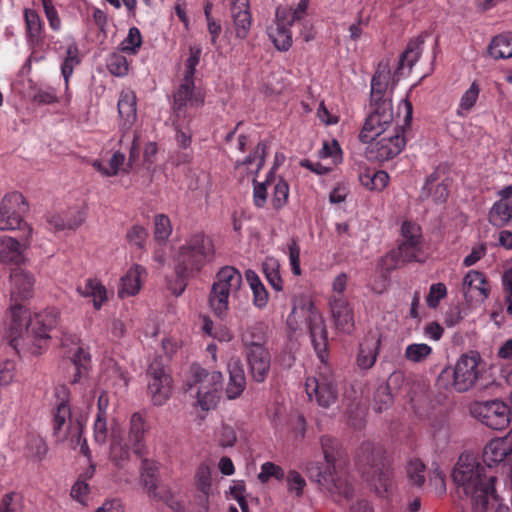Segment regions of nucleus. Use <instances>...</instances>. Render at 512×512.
<instances>
[{
  "instance_id": "obj_1",
  "label": "nucleus",
  "mask_w": 512,
  "mask_h": 512,
  "mask_svg": "<svg viewBox=\"0 0 512 512\" xmlns=\"http://www.w3.org/2000/svg\"><path fill=\"white\" fill-rule=\"evenodd\" d=\"M60 313L56 308H47L30 316L27 322V309L23 304H14L8 312L6 323V336L9 344L18 350L21 341L26 335L28 342L32 345V353L40 354L41 349L46 346L51 338L50 332L54 329L59 320Z\"/></svg>"
},
{
  "instance_id": "obj_2",
  "label": "nucleus",
  "mask_w": 512,
  "mask_h": 512,
  "mask_svg": "<svg viewBox=\"0 0 512 512\" xmlns=\"http://www.w3.org/2000/svg\"><path fill=\"white\" fill-rule=\"evenodd\" d=\"M452 479L471 499L472 512H487L497 501L496 477L486 474V468L470 453H462L452 471Z\"/></svg>"
},
{
  "instance_id": "obj_3",
  "label": "nucleus",
  "mask_w": 512,
  "mask_h": 512,
  "mask_svg": "<svg viewBox=\"0 0 512 512\" xmlns=\"http://www.w3.org/2000/svg\"><path fill=\"white\" fill-rule=\"evenodd\" d=\"M321 448L326 461V467L311 463L307 467L309 478L315 481L319 489L329 495L335 502L348 499L352 495V486L346 476L336 469V463L341 457L338 441L330 436H322Z\"/></svg>"
},
{
  "instance_id": "obj_4",
  "label": "nucleus",
  "mask_w": 512,
  "mask_h": 512,
  "mask_svg": "<svg viewBox=\"0 0 512 512\" xmlns=\"http://www.w3.org/2000/svg\"><path fill=\"white\" fill-rule=\"evenodd\" d=\"M215 255L212 239L204 232L190 235L179 247L176 255L175 272L180 279V289L174 292L180 295L186 287L185 280L199 273L203 267L211 262Z\"/></svg>"
},
{
  "instance_id": "obj_5",
  "label": "nucleus",
  "mask_w": 512,
  "mask_h": 512,
  "mask_svg": "<svg viewBox=\"0 0 512 512\" xmlns=\"http://www.w3.org/2000/svg\"><path fill=\"white\" fill-rule=\"evenodd\" d=\"M219 371L208 372L198 364H192L185 383V390L196 395V404L204 411L216 407L223 386Z\"/></svg>"
},
{
  "instance_id": "obj_6",
  "label": "nucleus",
  "mask_w": 512,
  "mask_h": 512,
  "mask_svg": "<svg viewBox=\"0 0 512 512\" xmlns=\"http://www.w3.org/2000/svg\"><path fill=\"white\" fill-rule=\"evenodd\" d=\"M380 451H375L370 442L363 443L357 452V464L366 480L370 482L375 492L383 497L393 486V472L379 457Z\"/></svg>"
},
{
  "instance_id": "obj_7",
  "label": "nucleus",
  "mask_w": 512,
  "mask_h": 512,
  "mask_svg": "<svg viewBox=\"0 0 512 512\" xmlns=\"http://www.w3.org/2000/svg\"><path fill=\"white\" fill-rule=\"evenodd\" d=\"M241 273L232 266L222 267L216 274L209 294V305L215 315L226 316L229 309V298H238L242 289Z\"/></svg>"
},
{
  "instance_id": "obj_8",
  "label": "nucleus",
  "mask_w": 512,
  "mask_h": 512,
  "mask_svg": "<svg viewBox=\"0 0 512 512\" xmlns=\"http://www.w3.org/2000/svg\"><path fill=\"white\" fill-rule=\"evenodd\" d=\"M401 236L402 241L398 249L388 253L382 259L384 263L391 262L386 268L388 272L395 269L399 261L402 263L424 261V238L420 225L416 222L405 220L401 225Z\"/></svg>"
},
{
  "instance_id": "obj_9",
  "label": "nucleus",
  "mask_w": 512,
  "mask_h": 512,
  "mask_svg": "<svg viewBox=\"0 0 512 512\" xmlns=\"http://www.w3.org/2000/svg\"><path fill=\"white\" fill-rule=\"evenodd\" d=\"M158 463L143 458L140 468V479L148 496L157 503H162L173 512H185L184 504L178 500L165 485H158Z\"/></svg>"
},
{
  "instance_id": "obj_10",
  "label": "nucleus",
  "mask_w": 512,
  "mask_h": 512,
  "mask_svg": "<svg viewBox=\"0 0 512 512\" xmlns=\"http://www.w3.org/2000/svg\"><path fill=\"white\" fill-rule=\"evenodd\" d=\"M479 362L478 354H463L452 369L446 368L440 373L438 380L443 382L452 378L451 387L456 392H466L475 385L480 377Z\"/></svg>"
},
{
  "instance_id": "obj_11",
  "label": "nucleus",
  "mask_w": 512,
  "mask_h": 512,
  "mask_svg": "<svg viewBox=\"0 0 512 512\" xmlns=\"http://www.w3.org/2000/svg\"><path fill=\"white\" fill-rule=\"evenodd\" d=\"M61 394L63 397L57 403L52 412L53 436L59 442H63L68 438H70V441H74V436H76L78 442H80L82 425L78 420H72L71 409L67 399L68 389L65 386L56 388V395L58 398H60Z\"/></svg>"
},
{
  "instance_id": "obj_12",
  "label": "nucleus",
  "mask_w": 512,
  "mask_h": 512,
  "mask_svg": "<svg viewBox=\"0 0 512 512\" xmlns=\"http://www.w3.org/2000/svg\"><path fill=\"white\" fill-rule=\"evenodd\" d=\"M205 102L204 91L195 85L194 80L181 79L173 92L172 109L178 120L192 119L196 110Z\"/></svg>"
},
{
  "instance_id": "obj_13",
  "label": "nucleus",
  "mask_w": 512,
  "mask_h": 512,
  "mask_svg": "<svg viewBox=\"0 0 512 512\" xmlns=\"http://www.w3.org/2000/svg\"><path fill=\"white\" fill-rule=\"evenodd\" d=\"M406 145L404 127H393L391 132L376 137L366 149L367 159L383 163L398 156Z\"/></svg>"
},
{
  "instance_id": "obj_14",
  "label": "nucleus",
  "mask_w": 512,
  "mask_h": 512,
  "mask_svg": "<svg viewBox=\"0 0 512 512\" xmlns=\"http://www.w3.org/2000/svg\"><path fill=\"white\" fill-rule=\"evenodd\" d=\"M28 208L21 193L15 191L6 194L0 204V230H20L27 233V228H32L24 221Z\"/></svg>"
},
{
  "instance_id": "obj_15",
  "label": "nucleus",
  "mask_w": 512,
  "mask_h": 512,
  "mask_svg": "<svg viewBox=\"0 0 512 512\" xmlns=\"http://www.w3.org/2000/svg\"><path fill=\"white\" fill-rule=\"evenodd\" d=\"M305 391L310 401H315L323 408H329L338 397L337 382L334 374L324 367L317 376L307 377Z\"/></svg>"
},
{
  "instance_id": "obj_16",
  "label": "nucleus",
  "mask_w": 512,
  "mask_h": 512,
  "mask_svg": "<svg viewBox=\"0 0 512 512\" xmlns=\"http://www.w3.org/2000/svg\"><path fill=\"white\" fill-rule=\"evenodd\" d=\"M372 110L366 117L364 125L359 133L362 143L372 142L378 136L391 132L393 127L392 101L382 102L380 106L371 105Z\"/></svg>"
},
{
  "instance_id": "obj_17",
  "label": "nucleus",
  "mask_w": 512,
  "mask_h": 512,
  "mask_svg": "<svg viewBox=\"0 0 512 512\" xmlns=\"http://www.w3.org/2000/svg\"><path fill=\"white\" fill-rule=\"evenodd\" d=\"M471 414L487 427L503 430L510 424V408L500 400L476 402L471 406Z\"/></svg>"
},
{
  "instance_id": "obj_18",
  "label": "nucleus",
  "mask_w": 512,
  "mask_h": 512,
  "mask_svg": "<svg viewBox=\"0 0 512 512\" xmlns=\"http://www.w3.org/2000/svg\"><path fill=\"white\" fill-rule=\"evenodd\" d=\"M148 394L154 405L162 406L171 395L172 378L164 366L158 362H152L147 369Z\"/></svg>"
},
{
  "instance_id": "obj_19",
  "label": "nucleus",
  "mask_w": 512,
  "mask_h": 512,
  "mask_svg": "<svg viewBox=\"0 0 512 512\" xmlns=\"http://www.w3.org/2000/svg\"><path fill=\"white\" fill-rule=\"evenodd\" d=\"M306 322L314 350L321 362L325 363L328 356V332L321 312L313 303L309 304Z\"/></svg>"
},
{
  "instance_id": "obj_20",
  "label": "nucleus",
  "mask_w": 512,
  "mask_h": 512,
  "mask_svg": "<svg viewBox=\"0 0 512 512\" xmlns=\"http://www.w3.org/2000/svg\"><path fill=\"white\" fill-rule=\"evenodd\" d=\"M33 228H27L19 239L9 236L0 237V262L19 265L24 260V251L31 246Z\"/></svg>"
},
{
  "instance_id": "obj_21",
  "label": "nucleus",
  "mask_w": 512,
  "mask_h": 512,
  "mask_svg": "<svg viewBox=\"0 0 512 512\" xmlns=\"http://www.w3.org/2000/svg\"><path fill=\"white\" fill-rule=\"evenodd\" d=\"M289 19L291 20L292 18L288 12L276 10L274 22L267 28L269 39L279 51L289 50L293 43L290 30L293 24L288 21Z\"/></svg>"
},
{
  "instance_id": "obj_22",
  "label": "nucleus",
  "mask_w": 512,
  "mask_h": 512,
  "mask_svg": "<svg viewBox=\"0 0 512 512\" xmlns=\"http://www.w3.org/2000/svg\"><path fill=\"white\" fill-rule=\"evenodd\" d=\"M150 425L140 412L131 415L129 421L128 442L131 450L140 458L147 455L146 435Z\"/></svg>"
},
{
  "instance_id": "obj_23",
  "label": "nucleus",
  "mask_w": 512,
  "mask_h": 512,
  "mask_svg": "<svg viewBox=\"0 0 512 512\" xmlns=\"http://www.w3.org/2000/svg\"><path fill=\"white\" fill-rule=\"evenodd\" d=\"M329 307L337 331L351 334L354 330V311L347 298L329 297Z\"/></svg>"
},
{
  "instance_id": "obj_24",
  "label": "nucleus",
  "mask_w": 512,
  "mask_h": 512,
  "mask_svg": "<svg viewBox=\"0 0 512 512\" xmlns=\"http://www.w3.org/2000/svg\"><path fill=\"white\" fill-rule=\"evenodd\" d=\"M243 354L253 380L258 383L264 382L271 366V356L268 349L265 346L255 347L254 349L243 350Z\"/></svg>"
},
{
  "instance_id": "obj_25",
  "label": "nucleus",
  "mask_w": 512,
  "mask_h": 512,
  "mask_svg": "<svg viewBox=\"0 0 512 512\" xmlns=\"http://www.w3.org/2000/svg\"><path fill=\"white\" fill-rule=\"evenodd\" d=\"M11 282V305L22 304L21 302L32 296L34 279L32 275L16 267L10 273Z\"/></svg>"
},
{
  "instance_id": "obj_26",
  "label": "nucleus",
  "mask_w": 512,
  "mask_h": 512,
  "mask_svg": "<svg viewBox=\"0 0 512 512\" xmlns=\"http://www.w3.org/2000/svg\"><path fill=\"white\" fill-rule=\"evenodd\" d=\"M230 13L236 37L245 39L252 24L249 0H231Z\"/></svg>"
},
{
  "instance_id": "obj_27",
  "label": "nucleus",
  "mask_w": 512,
  "mask_h": 512,
  "mask_svg": "<svg viewBox=\"0 0 512 512\" xmlns=\"http://www.w3.org/2000/svg\"><path fill=\"white\" fill-rule=\"evenodd\" d=\"M449 196L448 184L440 180L438 171L427 176L423 187L420 190L419 199L425 201L432 199L435 204L445 203Z\"/></svg>"
},
{
  "instance_id": "obj_28",
  "label": "nucleus",
  "mask_w": 512,
  "mask_h": 512,
  "mask_svg": "<svg viewBox=\"0 0 512 512\" xmlns=\"http://www.w3.org/2000/svg\"><path fill=\"white\" fill-rule=\"evenodd\" d=\"M110 459L119 468H123L130 460L129 442L127 443L118 425L114 424L110 429Z\"/></svg>"
},
{
  "instance_id": "obj_29",
  "label": "nucleus",
  "mask_w": 512,
  "mask_h": 512,
  "mask_svg": "<svg viewBox=\"0 0 512 512\" xmlns=\"http://www.w3.org/2000/svg\"><path fill=\"white\" fill-rule=\"evenodd\" d=\"M118 113L122 130L131 129L137 118V99L134 91L123 90L118 99Z\"/></svg>"
},
{
  "instance_id": "obj_30",
  "label": "nucleus",
  "mask_w": 512,
  "mask_h": 512,
  "mask_svg": "<svg viewBox=\"0 0 512 512\" xmlns=\"http://www.w3.org/2000/svg\"><path fill=\"white\" fill-rule=\"evenodd\" d=\"M147 274L146 269L138 264L133 265L121 278V285L118 289L120 298L135 296L141 289L143 277Z\"/></svg>"
},
{
  "instance_id": "obj_31",
  "label": "nucleus",
  "mask_w": 512,
  "mask_h": 512,
  "mask_svg": "<svg viewBox=\"0 0 512 512\" xmlns=\"http://www.w3.org/2000/svg\"><path fill=\"white\" fill-rule=\"evenodd\" d=\"M24 21L27 43L39 47L44 42V24L39 14L33 9L24 10Z\"/></svg>"
},
{
  "instance_id": "obj_32",
  "label": "nucleus",
  "mask_w": 512,
  "mask_h": 512,
  "mask_svg": "<svg viewBox=\"0 0 512 512\" xmlns=\"http://www.w3.org/2000/svg\"><path fill=\"white\" fill-rule=\"evenodd\" d=\"M423 44L424 39L421 36L409 41L405 51L400 56L398 66L394 71V78L399 80V78L404 75L405 68L408 69V72L411 70V68L418 61L422 53Z\"/></svg>"
},
{
  "instance_id": "obj_33",
  "label": "nucleus",
  "mask_w": 512,
  "mask_h": 512,
  "mask_svg": "<svg viewBox=\"0 0 512 512\" xmlns=\"http://www.w3.org/2000/svg\"><path fill=\"white\" fill-rule=\"evenodd\" d=\"M227 369L229 372V382L226 387V396L228 399L238 398L246 387V377L243 367L239 360H231Z\"/></svg>"
},
{
  "instance_id": "obj_34",
  "label": "nucleus",
  "mask_w": 512,
  "mask_h": 512,
  "mask_svg": "<svg viewBox=\"0 0 512 512\" xmlns=\"http://www.w3.org/2000/svg\"><path fill=\"white\" fill-rule=\"evenodd\" d=\"M77 292L84 298H91L93 307L100 310L102 305L107 301V290L105 286L97 278H88L84 284L77 286Z\"/></svg>"
},
{
  "instance_id": "obj_35",
  "label": "nucleus",
  "mask_w": 512,
  "mask_h": 512,
  "mask_svg": "<svg viewBox=\"0 0 512 512\" xmlns=\"http://www.w3.org/2000/svg\"><path fill=\"white\" fill-rule=\"evenodd\" d=\"M511 451L512 445L507 439H494L485 446L483 460L491 467L502 462Z\"/></svg>"
},
{
  "instance_id": "obj_36",
  "label": "nucleus",
  "mask_w": 512,
  "mask_h": 512,
  "mask_svg": "<svg viewBox=\"0 0 512 512\" xmlns=\"http://www.w3.org/2000/svg\"><path fill=\"white\" fill-rule=\"evenodd\" d=\"M476 291L478 296L486 299L490 293V286L485 275L477 270H470L463 279V292L468 294Z\"/></svg>"
},
{
  "instance_id": "obj_37",
  "label": "nucleus",
  "mask_w": 512,
  "mask_h": 512,
  "mask_svg": "<svg viewBox=\"0 0 512 512\" xmlns=\"http://www.w3.org/2000/svg\"><path fill=\"white\" fill-rule=\"evenodd\" d=\"M488 222L495 228H503L512 220V201L497 200L488 212Z\"/></svg>"
},
{
  "instance_id": "obj_38",
  "label": "nucleus",
  "mask_w": 512,
  "mask_h": 512,
  "mask_svg": "<svg viewBox=\"0 0 512 512\" xmlns=\"http://www.w3.org/2000/svg\"><path fill=\"white\" fill-rule=\"evenodd\" d=\"M390 79V71L384 67L382 70L379 68L371 80V105H378L380 103L391 101L385 97L386 90Z\"/></svg>"
},
{
  "instance_id": "obj_39",
  "label": "nucleus",
  "mask_w": 512,
  "mask_h": 512,
  "mask_svg": "<svg viewBox=\"0 0 512 512\" xmlns=\"http://www.w3.org/2000/svg\"><path fill=\"white\" fill-rule=\"evenodd\" d=\"M246 281L252 291L253 305L258 309H263L269 301V293L259 278L258 274L253 270L245 272Z\"/></svg>"
},
{
  "instance_id": "obj_40",
  "label": "nucleus",
  "mask_w": 512,
  "mask_h": 512,
  "mask_svg": "<svg viewBox=\"0 0 512 512\" xmlns=\"http://www.w3.org/2000/svg\"><path fill=\"white\" fill-rule=\"evenodd\" d=\"M488 53L494 59H508L512 57V33L499 34L491 40Z\"/></svg>"
},
{
  "instance_id": "obj_41",
  "label": "nucleus",
  "mask_w": 512,
  "mask_h": 512,
  "mask_svg": "<svg viewBox=\"0 0 512 512\" xmlns=\"http://www.w3.org/2000/svg\"><path fill=\"white\" fill-rule=\"evenodd\" d=\"M380 341H365L360 344L357 365L362 370H368L372 368L376 362L379 352Z\"/></svg>"
},
{
  "instance_id": "obj_42",
  "label": "nucleus",
  "mask_w": 512,
  "mask_h": 512,
  "mask_svg": "<svg viewBox=\"0 0 512 512\" xmlns=\"http://www.w3.org/2000/svg\"><path fill=\"white\" fill-rule=\"evenodd\" d=\"M241 343L243 350L254 349L255 347H264V325L262 323H255L248 326L241 334Z\"/></svg>"
},
{
  "instance_id": "obj_43",
  "label": "nucleus",
  "mask_w": 512,
  "mask_h": 512,
  "mask_svg": "<svg viewBox=\"0 0 512 512\" xmlns=\"http://www.w3.org/2000/svg\"><path fill=\"white\" fill-rule=\"evenodd\" d=\"M90 361V354L79 347L70 362V368L73 372L70 383L75 384L81 380L82 376L88 372Z\"/></svg>"
},
{
  "instance_id": "obj_44",
  "label": "nucleus",
  "mask_w": 512,
  "mask_h": 512,
  "mask_svg": "<svg viewBox=\"0 0 512 512\" xmlns=\"http://www.w3.org/2000/svg\"><path fill=\"white\" fill-rule=\"evenodd\" d=\"M81 63L79 48L76 43H71L66 49V54L61 64V74L65 81V87H69V79L74 68Z\"/></svg>"
},
{
  "instance_id": "obj_45",
  "label": "nucleus",
  "mask_w": 512,
  "mask_h": 512,
  "mask_svg": "<svg viewBox=\"0 0 512 512\" xmlns=\"http://www.w3.org/2000/svg\"><path fill=\"white\" fill-rule=\"evenodd\" d=\"M262 270L270 286L277 292L283 290L284 281L280 274V263L273 257H268L262 264Z\"/></svg>"
},
{
  "instance_id": "obj_46",
  "label": "nucleus",
  "mask_w": 512,
  "mask_h": 512,
  "mask_svg": "<svg viewBox=\"0 0 512 512\" xmlns=\"http://www.w3.org/2000/svg\"><path fill=\"white\" fill-rule=\"evenodd\" d=\"M266 150L267 143L265 141H259L249 155H247L242 161L236 162V167H249L256 162L255 175H257L265 163Z\"/></svg>"
},
{
  "instance_id": "obj_47",
  "label": "nucleus",
  "mask_w": 512,
  "mask_h": 512,
  "mask_svg": "<svg viewBox=\"0 0 512 512\" xmlns=\"http://www.w3.org/2000/svg\"><path fill=\"white\" fill-rule=\"evenodd\" d=\"M361 183L370 190H383L389 181V175L383 170L366 172L360 175Z\"/></svg>"
},
{
  "instance_id": "obj_48",
  "label": "nucleus",
  "mask_w": 512,
  "mask_h": 512,
  "mask_svg": "<svg viewBox=\"0 0 512 512\" xmlns=\"http://www.w3.org/2000/svg\"><path fill=\"white\" fill-rule=\"evenodd\" d=\"M192 119L187 118L186 120H178L175 118V140L179 148L186 150L192 142V130L190 128V122Z\"/></svg>"
},
{
  "instance_id": "obj_49",
  "label": "nucleus",
  "mask_w": 512,
  "mask_h": 512,
  "mask_svg": "<svg viewBox=\"0 0 512 512\" xmlns=\"http://www.w3.org/2000/svg\"><path fill=\"white\" fill-rule=\"evenodd\" d=\"M433 352L431 346L425 343H412L409 344L404 352V357L407 361L412 363L424 362Z\"/></svg>"
},
{
  "instance_id": "obj_50",
  "label": "nucleus",
  "mask_w": 512,
  "mask_h": 512,
  "mask_svg": "<svg viewBox=\"0 0 512 512\" xmlns=\"http://www.w3.org/2000/svg\"><path fill=\"white\" fill-rule=\"evenodd\" d=\"M106 66L108 71L117 77H123L129 71V63L121 52L111 53L106 60Z\"/></svg>"
},
{
  "instance_id": "obj_51",
  "label": "nucleus",
  "mask_w": 512,
  "mask_h": 512,
  "mask_svg": "<svg viewBox=\"0 0 512 512\" xmlns=\"http://www.w3.org/2000/svg\"><path fill=\"white\" fill-rule=\"evenodd\" d=\"M143 40L140 30L137 27H131L127 37L120 44V51L135 55L142 46Z\"/></svg>"
},
{
  "instance_id": "obj_52",
  "label": "nucleus",
  "mask_w": 512,
  "mask_h": 512,
  "mask_svg": "<svg viewBox=\"0 0 512 512\" xmlns=\"http://www.w3.org/2000/svg\"><path fill=\"white\" fill-rule=\"evenodd\" d=\"M108 434L107 413L101 409L100 400L98 403V413L94 421V439L99 444H105Z\"/></svg>"
},
{
  "instance_id": "obj_53",
  "label": "nucleus",
  "mask_w": 512,
  "mask_h": 512,
  "mask_svg": "<svg viewBox=\"0 0 512 512\" xmlns=\"http://www.w3.org/2000/svg\"><path fill=\"white\" fill-rule=\"evenodd\" d=\"M289 198V185L284 179H279L273 188V195L271 199L272 206L276 209H282L288 202Z\"/></svg>"
},
{
  "instance_id": "obj_54",
  "label": "nucleus",
  "mask_w": 512,
  "mask_h": 512,
  "mask_svg": "<svg viewBox=\"0 0 512 512\" xmlns=\"http://www.w3.org/2000/svg\"><path fill=\"white\" fill-rule=\"evenodd\" d=\"M84 221V216L81 212L77 213V216L73 220H65L60 215H50L47 217V222L56 231L64 229H76Z\"/></svg>"
},
{
  "instance_id": "obj_55",
  "label": "nucleus",
  "mask_w": 512,
  "mask_h": 512,
  "mask_svg": "<svg viewBox=\"0 0 512 512\" xmlns=\"http://www.w3.org/2000/svg\"><path fill=\"white\" fill-rule=\"evenodd\" d=\"M285 477L286 475L283 468L273 462L263 463L260 473L258 474V480L263 484L267 483L271 478L282 481Z\"/></svg>"
},
{
  "instance_id": "obj_56",
  "label": "nucleus",
  "mask_w": 512,
  "mask_h": 512,
  "mask_svg": "<svg viewBox=\"0 0 512 512\" xmlns=\"http://www.w3.org/2000/svg\"><path fill=\"white\" fill-rule=\"evenodd\" d=\"M202 49L200 47L192 46L189 49V57L185 61V69L182 79L194 80L196 67L200 62Z\"/></svg>"
},
{
  "instance_id": "obj_57",
  "label": "nucleus",
  "mask_w": 512,
  "mask_h": 512,
  "mask_svg": "<svg viewBox=\"0 0 512 512\" xmlns=\"http://www.w3.org/2000/svg\"><path fill=\"white\" fill-rule=\"evenodd\" d=\"M285 478L288 492L297 498L302 497L306 487V481L303 476L296 470H290Z\"/></svg>"
},
{
  "instance_id": "obj_58",
  "label": "nucleus",
  "mask_w": 512,
  "mask_h": 512,
  "mask_svg": "<svg viewBox=\"0 0 512 512\" xmlns=\"http://www.w3.org/2000/svg\"><path fill=\"white\" fill-rule=\"evenodd\" d=\"M154 225L155 239L163 242L166 241L172 233V226L169 217L165 214L156 215Z\"/></svg>"
},
{
  "instance_id": "obj_59",
  "label": "nucleus",
  "mask_w": 512,
  "mask_h": 512,
  "mask_svg": "<svg viewBox=\"0 0 512 512\" xmlns=\"http://www.w3.org/2000/svg\"><path fill=\"white\" fill-rule=\"evenodd\" d=\"M195 478L197 489L200 492H202L205 496H208L211 489L210 467L205 463L201 464L196 471Z\"/></svg>"
},
{
  "instance_id": "obj_60",
  "label": "nucleus",
  "mask_w": 512,
  "mask_h": 512,
  "mask_svg": "<svg viewBox=\"0 0 512 512\" xmlns=\"http://www.w3.org/2000/svg\"><path fill=\"white\" fill-rule=\"evenodd\" d=\"M148 237L147 230L141 225H133L126 233V239L131 246L143 249Z\"/></svg>"
},
{
  "instance_id": "obj_61",
  "label": "nucleus",
  "mask_w": 512,
  "mask_h": 512,
  "mask_svg": "<svg viewBox=\"0 0 512 512\" xmlns=\"http://www.w3.org/2000/svg\"><path fill=\"white\" fill-rule=\"evenodd\" d=\"M425 465L418 459L411 460L407 466V474L409 481L418 487L425 482Z\"/></svg>"
},
{
  "instance_id": "obj_62",
  "label": "nucleus",
  "mask_w": 512,
  "mask_h": 512,
  "mask_svg": "<svg viewBox=\"0 0 512 512\" xmlns=\"http://www.w3.org/2000/svg\"><path fill=\"white\" fill-rule=\"evenodd\" d=\"M479 93L480 86L476 81H474L470 85L469 89L462 95L458 107V113L460 114L459 110H464L466 112L470 111L476 104Z\"/></svg>"
},
{
  "instance_id": "obj_63",
  "label": "nucleus",
  "mask_w": 512,
  "mask_h": 512,
  "mask_svg": "<svg viewBox=\"0 0 512 512\" xmlns=\"http://www.w3.org/2000/svg\"><path fill=\"white\" fill-rule=\"evenodd\" d=\"M447 296V288L443 283H435L430 286L429 293L426 297L428 307L437 308L440 301Z\"/></svg>"
},
{
  "instance_id": "obj_64",
  "label": "nucleus",
  "mask_w": 512,
  "mask_h": 512,
  "mask_svg": "<svg viewBox=\"0 0 512 512\" xmlns=\"http://www.w3.org/2000/svg\"><path fill=\"white\" fill-rule=\"evenodd\" d=\"M0 512H22L20 496L14 492L5 494L0 503Z\"/></svg>"
}]
</instances>
